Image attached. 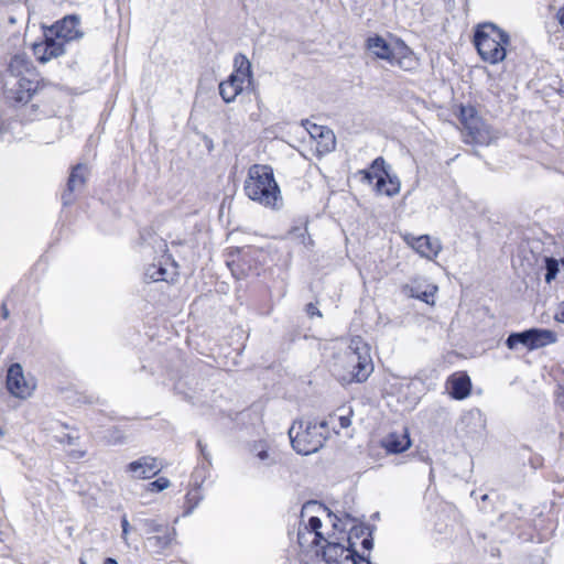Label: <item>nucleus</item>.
Masks as SVG:
<instances>
[{
  "label": "nucleus",
  "mask_w": 564,
  "mask_h": 564,
  "mask_svg": "<svg viewBox=\"0 0 564 564\" xmlns=\"http://www.w3.org/2000/svg\"><path fill=\"white\" fill-rule=\"evenodd\" d=\"M243 189L251 200L264 207L278 209L282 206L281 191L269 165L250 166Z\"/></svg>",
  "instance_id": "f257e3e1"
},
{
  "label": "nucleus",
  "mask_w": 564,
  "mask_h": 564,
  "mask_svg": "<svg viewBox=\"0 0 564 564\" xmlns=\"http://www.w3.org/2000/svg\"><path fill=\"white\" fill-rule=\"evenodd\" d=\"M7 388L12 395L25 399L32 394L35 386L32 381L25 379L22 366L13 364L8 369Z\"/></svg>",
  "instance_id": "0eeeda50"
},
{
  "label": "nucleus",
  "mask_w": 564,
  "mask_h": 564,
  "mask_svg": "<svg viewBox=\"0 0 564 564\" xmlns=\"http://www.w3.org/2000/svg\"><path fill=\"white\" fill-rule=\"evenodd\" d=\"M105 564H118L117 560L112 558V557H107L105 560Z\"/></svg>",
  "instance_id": "49530a36"
},
{
  "label": "nucleus",
  "mask_w": 564,
  "mask_h": 564,
  "mask_svg": "<svg viewBox=\"0 0 564 564\" xmlns=\"http://www.w3.org/2000/svg\"><path fill=\"white\" fill-rule=\"evenodd\" d=\"M382 446L388 453L399 454L411 446V441L406 431L402 433H390L382 440Z\"/></svg>",
  "instance_id": "2eb2a0df"
},
{
  "label": "nucleus",
  "mask_w": 564,
  "mask_h": 564,
  "mask_svg": "<svg viewBox=\"0 0 564 564\" xmlns=\"http://www.w3.org/2000/svg\"><path fill=\"white\" fill-rule=\"evenodd\" d=\"M88 176V169L84 164H77L73 167L68 181L67 188L62 195L64 205H70L74 202L73 193L84 188Z\"/></svg>",
  "instance_id": "9d476101"
},
{
  "label": "nucleus",
  "mask_w": 564,
  "mask_h": 564,
  "mask_svg": "<svg viewBox=\"0 0 564 564\" xmlns=\"http://www.w3.org/2000/svg\"><path fill=\"white\" fill-rule=\"evenodd\" d=\"M306 312L311 316H313V315L322 316L319 311L317 310V307L312 303L307 304Z\"/></svg>",
  "instance_id": "58836bf2"
},
{
  "label": "nucleus",
  "mask_w": 564,
  "mask_h": 564,
  "mask_svg": "<svg viewBox=\"0 0 564 564\" xmlns=\"http://www.w3.org/2000/svg\"><path fill=\"white\" fill-rule=\"evenodd\" d=\"M474 44L482 61L497 64L506 58L510 36L496 24L486 22L476 28Z\"/></svg>",
  "instance_id": "7ed1b4c3"
},
{
  "label": "nucleus",
  "mask_w": 564,
  "mask_h": 564,
  "mask_svg": "<svg viewBox=\"0 0 564 564\" xmlns=\"http://www.w3.org/2000/svg\"><path fill=\"white\" fill-rule=\"evenodd\" d=\"M30 61L25 54H17L11 57L8 69L14 76L22 75L25 70L29 69Z\"/></svg>",
  "instance_id": "412c9836"
},
{
  "label": "nucleus",
  "mask_w": 564,
  "mask_h": 564,
  "mask_svg": "<svg viewBox=\"0 0 564 564\" xmlns=\"http://www.w3.org/2000/svg\"><path fill=\"white\" fill-rule=\"evenodd\" d=\"M412 247L417 253L426 259L437 257L442 250L441 242L437 239H431L427 235L414 238Z\"/></svg>",
  "instance_id": "4468645a"
},
{
  "label": "nucleus",
  "mask_w": 564,
  "mask_h": 564,
  "mask_svg": "<svg viewBox=\"0 0 564 564\" xmlns=\"http://www.w3.org/2000/svg\"><path fill=\"white\" fill-rule=\"evenodd\" d=\"M128 470L139 479H147L155 476L161 470V465L156 458L142 457L128 465Z\"/></svg>",
  "instance_id": "9b49d317"
},
{
  "label": "nucleus",
  "mask_w": 564,
  "mask_h": 564,
  "mask_svg": "<svg viewBox=\"0 0 564 564\" xmlns=\"http://www.w3.org/2000/svg\"><path fill=\"white\" fill-rule=\"evenodd\" d=\"M303 126L311 138L316 142V152L318 154L329 153L335 149L336 137L330 129L310 122L308 120L304 121Z\"/></svg>",
  "instance_id": "6e6552de"
},
{
  "label": "nucleus",
  "mask_w": 564,
  "mask_h": 564,
  "mask_svg": "<svg viewBox=\"0 0 564 564\" xmlns=\"http://www.w3.org/2000/svg\"><path fill=\"white\" fill-rule=\"evenodd\" d=\"M558 273V264L557 261L553 258H546V273L545 281L550 283L552 280L556 278Z\"/></svg>",
  "instance_id": "cd10ccee"
},
{
  "label": "nucleus",
  "mask_w": 564,
  "mask_h": 564,
  "mask_svg": "<svg viewBox=\"0 0 564 564\" xmlns=\"http://www.w3.org/2000/svg\"><path fill=\"white\" fill-rule=\"evenodd\" d=\"M126 442H127V437L119 430L111 431L109 443L124 444Z\"/></svg>",
  "instance_id": "c756f323"
},
{
  "label": "nucleus",
  "mask_w": 564,
  "mask_h": 564,
  "mask_svg": "<svg viewBox=\"0 0 564 564\" xmlns=\"http://www.w3.org/2000/svg\"><path fill=\"white\" fill-rule=\"evenodd\" d=\"M384 175H376V191L379 194L393 196L400 191V182L397 176H391L388 171H383Z\"/></svg>",
  "instance_id": "a211bd4d"
},
{
  "label": "nucleus",
  "mask_w": 564,
  "mask_h": 564,
  "mask_svg": "<svg viewBox=\"0 0 564 564\" xmlns=\"http://www.w3.org/2000/svg\"><path fill=\"white\" fill-rule=\"evenodd\" d=\"M260 446H261V448H260V452L257 453V457L261 462H269L268 464H273L274 460L271 458L265 444H260Z\"/></svg>",
  "instance_id": "7c9ffc66"
},
{
  "label": "nucleus",
  "mask_w": 564,
  "mask_h": 564,
  "mask_svg": "<svg viewBox=\"0 0 564 564\" xmlns=\"http://www.w3.org/2000/svg\"><path fill=\"white\" fill-rule=\"evenodd\" d=\"M166 269L160 264H151L144 272L145 280L150 282L166 281Z\"/></svg>",
  "instance_id": "393cba45"
},
{
  "label": "nucleus",
  "mask_w": 564,
  "mask_h": 564,
  "mask_svg": "<svg viewBox=\"0 0 564 564\" xmlns=\"http://www.w3.org/2000/svg\"><path fill=\"white\" fill-rule=\"evenodd\" d=\"M79 563L80 564H87V562L83 557L79 558Z\"/></svg>",
  "instance_id": "de8ad7c7"
},
{
  "label": "nucleus",
  "mask_w": 564,
  "mask_h": 564,
  "mask_svg": "<svg viewBox=\"0 0 564 564\" xmlns=\"http://www.w3.org/2000/svg\"><path fill=\"white\" fill-rule=\"evenodd\" d=\"M325 542L323 557L327 564H349V560L355 554L349 539H347L348 546L330 540H325Z\"/></svg>",
  "instance_id": "1a4fd4ad"
},
{
  "label": "nucleus",
  "mask_w": 564,
  "mask_h": 564,
  "mask_svg": "<svg viewBox=\"0 0 564 564\" xmlns=\"http://www.w3.org/2000/svg\"><path fill=\"white\" fill-rule=\"evenodd\" d=\"M57 39L73 41L83 36L79 29V18L77 15H67L54 26Z\"/></svg>",
  "instance_id": "f8f14e48"
},
{
  "label": "nucleus",
  "mask_w": 564,
  "mask_h": 564,
  "mask_svg": "<svg viewBox=\"0 0 564 564\" xmlns=\"http://www.w3.org/2000/svg\"><path fill=\"white\" fill-rule=\"evenodd\" d=\"M556 341V334L549 329L531 328L521 333H512L508 336L506 345L509 349H516L523 345L529 350H534Z\"/></svg>",
  "instance_id": "423d86ee"
},
{
  "label": "nucleus",
  "mask_w": 564,
  "mask_h": 564,
  "mask_svg": "<svg viewBox=\"0 0 564 564\" xmlns=\"http://www.w3.org/2000/svg\"><path fill=\"white\" fill-rule=\"evenodd\" d=\"M170 486V480L167 478L161 477L156 480L149 484V490L152 492H160Z\"/></svg>",
  "instance_id": "c85d7f7f"
},
{
  "label": "nucleus",
  "mask_w": 564,
  "mask_h": 564,
  "mask_svg": "<svg viewBox=\"0 0 564 564\" xmlns=\"http://www.w3.org/2000/svg\"><path fill=\"white\" fill-rule=\"evenodd\" d=\"M558 23L564 28V7L561 8L556 14Z\"/></svg>",
  "instance_id": "79ce46f5"
},
{
  "label": "nucleus",
  "mask_w": 564,
  "mask_h": 564,
  "mask_svg": "<svg viewBox=\"0 0 564 564\" xmlns=\"http://www.w3.org/2000/svg\"><path fill=\"white\" fill-rule=\"evenodd\" d=\"M68 455L73 459H79V458H83L86 455V451L73 449V451L69 452Z\"/></svg>",
  "instance_id": "e433bc0d"
},
{
  "label": "nucleus",
  "mask_w": 564,
  "mask_h": 564,
  "mask_svg": "<svg viewBox=\"0 0 564 564\" xmlns=\"http://www.w3.org/2000/svg\"><path fill=\"white\" fill-rule=\"evenodd\" d=\"M350 352L347 356L351 371L346 382H364L373 370L369 346L359 337L352 338L349 345Z\"/></svg>",
  "instance_id": "39448f33"
},
{
  "label": "nucleus",
  "mask_w": 564,
  "mask_h": 564,
  "mask_svg": "<svg viewBox=\"0 0 564 564\" xmlns=\"http://www.w3.org/2000/svg\"><path fill=\"white\" fill-rule=\"evenodd\" d=\"M260 444H263L262 442H258V443H254L253 446H252V452L254 453V455L257 456V453L260 452Z\"/></svg>",
  "instance_id": "c03bdc74"
},
{
  "label": "nucleus",
  "mask_w": 564,
  "mask_h": 564,
  "mask_svg": "<svg viewBox=\"0 0 564 564\" xmlns=\"http://www.w3.org/2000/svg\"><path fill=\"white\" fill-rule=\"evenodd\" d=\"M1 310H2V316H3V318H8V316H9V311H8V308H7V305H6V304H2Z\"/></svg>",
  "instance_id": "a18cd8bd"
},
{
  "label": "nucleus",
  "mask_w": 564,
  "mask_h": 564,
  "mask_svg": "<svg viewBox=\"0 0 564 564\" xmlns=\"http://www.w3.org/2000/svg\"><path fill=\"white\" fill-rule=\"evenodd\" d=\"M371 170L372 172L366 170L360 172L362 174V180L368 183H371L376 175H384L383 171H387V169L383 158H377L371 164Z\"/></svg>",
  "instance_id": "b1692460"
},
{
  "label": "nucleus",
  "mask_w": 564,
  "mask_h": 564,
  "mask_svg": "<svg viewBox=\"0 0 564 564\" xmlns=\"http://www.w3.org/2000/svg\"><path fill=\"white\" fill-rule=\"evenodd\" d=\"M350 424H351V420L348 415H341L339 417V425L341 429H347L350 426Z\"/></svg>",
  "instance_id": "c9c22d12"
},
{
  "label": "nucleus",
  "mask_w": 564,
  "mask_h": 564,
  "mask_svg": "<svg viewBox=\"0 0 564 564\" xmlns=\"http://www.w3.org/2000/svg\"><path fill=\"white\" fill-rule=\"evenodd\" d=\"M451 386V395L454 399L463 400L470 393L471 382L466 373H455L448 379Z\"/></svg>",
  "instance_id": "dca6fc26"
},
{
  "label": "nucleus",
  "mask_w": 564,
  "mask_h": 564,
  "mask_svg": "<svg viewBox=\"0 0 564 564\" xmlns=\"http://www.w3.org/2000/svg\"><path fill=\"white\" fill-rule=\"evenodd\" d=\"M466 129L469 131L471 141L477 144H487L490 141V134L488 129L480 122L479 119H471L469 123H466Z\"/></svg>",
  "instance_id": "6ab92c4d"
},
{
  "label": "nucleus",
  "mask_w": 564,
  "mask_h": 564,
  "mask_svg": "<svg viewBox=\"0 0 564 564\" xmlns=\"http://www.w3.org/2000/svg\"><path fill=\"white\" fill-rule=\"evenodd\" d=\"M436 290L437 288L433 286L431 291H424L421 294H417L416 297L424 301L425 303H430V299L434 296Z\"/></svg>",
  "instance_id": "72a5a7b5"
},
{
  "label": "nucleus",
  "mask_w": 564,
  "mask_h": 564,
  "mask_svg": "<svg viewBox=\"0 0 564 564\" xmlns=\"http://www.w3.org/2000/svg\"><path fill=\"white\" fill-rule=\"evenodd\" d=\"M321 527H322V521L318 517L313 516L308 519V528L315 534V538L313 540V543H315V544H319L322 540L323 541L326 540L323 536L322 532L319 531Z\"/></svg>",
  "instance_id": "bb28decb"
},
{
  "label": "nucleus",
  "mask_w": 564,
  "mask_h": 564,
  "mask_svg": "<svg viewBox=\"0 0 564 564\" xmlns=\"http://www.w3.org/2000/svg\"><path fill=\"white\" fill-rule=\"evenodd\" d=\"M322 508L321 505H317L316 502H307L303 506V509H302V516L304 514V512H306L307 510L310 509H314V508Z\"/></svg>",
  "instance_id": "ea45409f"
},
{
  "label": "nucleus",
  "mask_w": 564,
  "mask_h": 564,
  "mask_svg": "<svg viewBox=\"0 0 564 564\" xmlns=\"http://www.w3.org/2000/svg\"><path fill=\"white\" fill-rule=\"evenodd\" d=\"M366 48L376 58L388 62L391 66H398L402 70L411 72L419 66L414 53L403 43L391 45L382 36L375 34L366 40Z\"/></svg>",
  "instance_id": "20e7f679"
},
{
  "label": "nucleus",
  "mask_w": 564,
  "mask_h": 564,
  "mask_svg": "<svg viewBox=\"0 0 564 564\" xmlns=\"http://www.w3.org/2000/svg\"><path fill=\"white\" fill-rule=\"evenodd\" d=\"M64 52H65V48H64L63 43L57 42L53 39H47L45 41L44 53L40 57V61L42 63H45V62L50 61L51 58L58 57V56L63 55Z\"/></svg>",
  "instance_id": "aec40b11"
},
{
  "label": "nucleus",
  "mask_w": 564,
  "mask_h": 564,
  "mask_svg": "<svg viewBox=\"0 0 564 564\" xmlns=\"http://www.w3.org/2000/svg\"><path fill=\"white\" fill-rule=\"evenodd\" d=\"M372 545H373V542H372V540H371V539L366 538V539H364V540H362V546H364V549H366V550H370V549L372 547Z\"/></svg>",
  "instance_id": "37998d69"
},
{
  "label": "nucleus",
  "mask_w": 564,
  "mask_h": 564,
  "mask_svg": "<svg viewBox=\"0 0 564 564\" xmlns=\"http://www.w3.org/2000/svg\"><path fill=\"white\" fill-rule=\"evenodd\" d=\"M555 319L560 323H564V302L561 303L558 311L555 313Z\"/></svg>",
  "instance_id": "4c0bfd02"
},
{
  "label": "nucleus",
  "mask_w": 564,
  "mask_h": 564,
  "mask_svg": "<svg viewBox=\"0 0 564 564\" xmlns=\"http://www.w3.org/2000/svg\"><path fill=\"white\" fill-rule=\"evenodd\" d=\"M243 77L241 75H230L227 80L219 84V94L227 104L234 101L243 89Z\"/></svg>",
  "instance_id": "ddd939ff"
},
{
  "label": "nucleus",
  "mask_w": 564,
  "mask_h": 564,
  "mask_svg": "<svg viewBox=\"0 0 564 564\" xmlns=\"http://www.w3.org/2000/svg\"><path fill=\"white\" fill-rule=\"evenodd\" d=\"M121 528H122V539L124 540L126 543H128V534L130 531V523L126 516H123L121 519Z\"/></svg>",
  "instance_id": "2f4dec72"
},
{
  "label": "nucleus",
  "mask_w": 564,
  "mask_h": 564,
  "mask_svg": "<svg viewBox=\"0 0 564 564\" xmlns=\"http://www.w3.org/2000/svg\"><path fill=\"white\" fill-rule=\"evenodd\" d=\"M235 66H236V72L232 73L231 75H241L243 77V82H246V79H248L250 82L251 76H252L251 63L245 55L239 54L238 56H236Z\"/></svg>",
  "instance_id": "4be33fe9"
},
{
  "label": "nucleus",
  "mask_w": 564,
  "mask_h": 564,
  "mask_svg": "<svg viewBox=\"0 0 564 564\" xmlns=\"http://www.w3.org/2000/svg\"><path fill=\"white\" fill-rule=\"evenodd\" d=\"M161 533H162L161 535L149 536L147 539V546L149 547V550L152 553L163 554L164 551L167 547H170V545L172 544V541L174 540V536H175L174 529H172L170 531L169 528H166Z\"/></svg>",
  "instance_id": "f3484780"
},
{
  "label": "nucleus",
  "mask_w": 564,
  "mask_h": 564,
  "mask_svg": "<svg viewBox=\"0 0 564 564\" xmlns=\"http://www.w3.org/2000/svg\"><path fill=\"white\" fill-rule=\"evenodd\" d=\"M556 402L561 403V404L564 403V389L561 387L558 388V390L556 392Z\"/></svg>",
  "instance_id": "a19ab883"
},
{
  "label": "nucleus",
  "mask_w": 564,
  "mask_h": 564,
  "mask_svg": "<svg viewBox=\"0 0 564 564\" xmlns=\"http://www.w3.org/2000/svg\"><path fill=\"white\" fill-rule=\"evenodd\" d=\"M291 445L301 455H310L318 452L328 436L326 421L296 420L289 429Z\"/></svg>",
  "instance_id": "f03ea898"
},
{
  "label": "nucleus",
  "mask_w": 564,
  "mask_h": 564,
  "mask_svg": "<svg viewBox=\"0 0 564 564\" xmlns=\"http://www.w3.org/2000/svg\"><path fill=\"white\" fill-rule=\"evenodd\" d=\"M19 88L15 91V96L13 97L17 102L26 104L30 101L32 97V91H34L32 87V83L26 79H20L18 82Z\"/></svg>",
  "instance_id": "5701e85b"
},
{
  "label": "nucleus",
  "mask_w": 564,
  "mask_h": 564,
  "mask_svg": "<svg viewBox=\"0 0 564 564\" xmlns=\"http://www.w3.org/2000/svg\"><path fill=\"white\" fill-rule=\"evenodd\" d=\"M139 525L145 534L161 533L167 527L156 522L154 519H140Z\"/></svg>",
  "instance_id": "a878e982"
},
{
  "label": "nucleus",
  "mask_w": 564,
  "mask_h": 564,
  "mask_svg": "<svg viewBox=\"0 0 564 564\" xmlns=\"http://www.w3.org/2000/svg\"><path fill=\"white\" fill-rule=\"evenodd\" d=\"M349 564H370V561L355 551V554L349 560Z\"/></svg>",
  "instance_id": "473e14b6"
},
{
  "label": "nucleus",
  "mask_w": 564,
  "mask_h": 564,
  "mask_svg": "<svg viewBox=\"0 0 564 564\" xmlns=\"http://www.w3.org/2000/svg\"><path fill=\"white\" fill-rule=\"evenodd\" d=\"M78 437L77 436H73L70 434H65L61 440L59 442L63 443V444H67V445H75L76 442H77Z\"/></svg>",
  "instance_id": "f704fd0d"
}]
</instances>
